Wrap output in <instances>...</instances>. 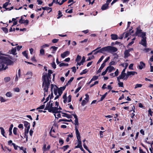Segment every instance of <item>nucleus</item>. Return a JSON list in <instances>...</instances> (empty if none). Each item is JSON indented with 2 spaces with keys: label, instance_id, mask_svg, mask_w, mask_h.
<instances>
[{
  "label": "nucleus",
  "instance_id": "1",
  "mask_svg": "<svg viewBox=\"0 0 153 153\" xmlns=\"http://www.w3.org/2000/svg\"><path fill=\"white\" fill-rule=\"evenodd\" d=\"M51 75L47 74L46 73H43L42 74V79L43 83L42 86L44 88V96L48 95V90L50 86V82L51 79Z\"/></svg>",
  "mask_w": 153,
  "mask_h": 153
},
{
  "label": "nucleus",
  "instance_id": "2",
  "mask_svg": "<svg viewBox=\"0 0 153 153\" xmlns=\"http://www.w3.org/2000/svg\"><path fill=\"white\" fill-rule=\"evenodd\" d=\"M117 50L116 48L111 46H108L102 48L96 51L94 53V54L96 55L99 53H104L105 52L111 53H114L117 51Z\"/></svg>",
  "mask_w": 153,
  "mask_h": 153
},
{
  "label": "nucleus",
  "instance_id": "3",
  "mask_svg": "<svg viewBox=\"0 0 153 153\" xmlns=\"http://www.w3.org/2000/svg\"><path fill=\"white\" fill-rule=\"evenodd\" d=\"M45 110H48L49 112L56 114L59 112L57 107H53V101L50 100L47 103Z\"/></svg>",
  "mask_w": 153,
  "mask_h": 153
},
{
  "label": "nucleus",
  "instance_id": "4",
  "mask_svg": "<svg viewBox=\"0 0 153 153\" xmlns=\"http://www.w3.org/2000/svg\"><path fill=\"white\" fill-rule=\"evenodd\" d=\"M56 88L57 89L54 88L53 92L56 96H61L62 94L63 91L65 89L66 86L61 87L59 88L56 85H55Z\"/></svg>",
  "mask_w": 153,
  "mask_h": 153
},
{
  "label": "nucleus",
  "instance_id": "5",
  "mask_svg": "<svg viewBox=\"0 0 153 153\" xmlns=\"http://www.w3.org/2000/svg\"><path fill=\"white\" fill-rule=\"evenodd\" d=\"M137 72L134 71H128L127 72V75L124 78V80H126L129 76L131 75H134L135 74H137Z\"/></svg>",
  "mask_w": 153,
  "mask_h": 153
},
{
  "label": "nucleus",
  "instance_id": "6",
  "mask_svg": "<svg viewBox=\"0 0 153 153\" xmlns=\"http://www.w3.org/2000/svg\"><path fill=\"white\" fill-rule=\"evenodd\" d=\"M142 32V30L140 29V26H138L136 28V31L133 36H139V35Z\"/></svg>",
  "mask_w": 153,
  "mask_h": 153
},
{
  "label": "nucleus",
  "instance_id": "7",
  "mask_svg": "<svg viewBox=\"0 0 153 153\" xmlns=\"http://www.w3.org/2000/svg\"><path fill=\"white\" fill-rule=\"evenodd\" d=\"M63 98L64 99L63 102L64 103H66L67 102H70L71 101V96H63Z\"/></svg>",
  "mask_w": 153,
  "mask_h": 153
},
{
  "label": "nucleus",
  "instance_id": "8",
  "mask_svg": "<svg viewBox=\"0 0 153 153\" xmlns=\"http://www.w3.org/2000/svg\"><path fill=\"white\" fill-rule=\"evenodd\" d=\"M127 74L126 73H121L120 75H119V76L117 77V80L120 82V79H124L125 77L126 76Z\"/></svg>",
  "mask_w": 153,
  "mask_h": 153
},
{
  "label": "nucleus",
  "instance_id": "9",
  "mask_svg": "<svg viewBox=\"0 0 153 153\" xmlns=\"http://www.w3.org/2000/svg\"><path fill=\"white\" fill-rule=\"evenodd\" d=\"M70 53L69 51H67L64 52L61 54V56L62 58H64L66 56H68Z\"/></svg>",
  "mask_w": 153,
  "mask_h": 153
},
{
  "label": "nucleus",
  "instance_id": "10",
  "mask_svg": "<svg viewBox=\"0 0 153 153\" xmlns=\"http://www.w3.org/2000/svg\"><path fill=\"white\" fill-rule=\"evenodd\" d=\"M146 39V38L142 39L141 40V42L140 43V44L145 47H146L147 44Z\"/></svg>",
  "mask_w": 153,
  "mask_h": 153
},
{
  "label": "nucleus",
  "instance_id": "11",
  "mask_svg": "<svg viewBox=\"0 0 153 153\" xmlns=\"http://www.w3.org/2000/svg\"><path fill=\"white\" fill-rule=\"evenodd\" d=\"M89 99V96H86V97L85 98V100H82V105L83 106H84L87 103Z\"/></svg>",
  "mask_w": 153,
  "mask_h": 153
},
{
  "label": "nucleus",
  "instance_id": "12",
  "mask_svg": "<svg viewBox=\"0 0 153 153\" xmlns=\"http://www.w3.org/2000/svg\"><path fill=\"white\" fill-rule=\"evenodd\" d=\"M75 129L77 138L79 139L80 138V136L77 126H75Z\"/></svg>",
  "mask_w": 153,
  "mask_h": 153
},
{
  "label": "nucleus",
  "instance_id": "13",
  "mask_svg": "<svg viewBox=\"0 0 153 153\" xmlns=\"http://www.w3.org/2000/svg\"><path fill=\"white\" fill-rule=\"evenodd\" d=\"M145 64L143 62L141 61L140 62V65L138 66L140 69H142L145 66Z\"/></svg>",
  "mask_w": 153,
  "mask_h": 153
},
{
  "label": "nucleus",
  "instance_id": "14",
  "mask_svg": "<svg viewBox=\"0 0 153 153\" xmlns=\"http://www.w3.org/2000/svg\"><path fill=\"white\" fill-rule=\"evenodd\" d=\"M124 57L125 58H126L130 56L131 54L129 53V52L128 51L126 50L124 52Z\"/></svg>",
  "mask_w": 153,
  "mask_h": 153
},
{
  "label": "nucleus",
  "instance_id": "15",
  "mask_svg": "<svg viewBox=\"0 0 153 153\" xmlns=\"http://www.w3.org/2000/svg\"><path fill=\"white\" fill-rule=\"evenodd\" d=\"M62 116L63 117H66L68 118H72V116L71 115L68 114L66 113H62Z\"/></svg>",
  "mask_w": 153,
  "mask_h": 153
},
{
  "label": "nucleus",
  "instance_id": "16",
  "mask_svg": "<svg viewBox=\"0 0 153 153\" xmlns=\"http://www.w3.org/2000/svg\"><path fill=\"white\" fill-rule=\"evenodd\" d=\"M108 8V5L107 4L105 3L102 5L101 9L102 10H105Z\"/></svg>",
  "mask_w": 153,
  "mask_h": 153
},
{
  "label": "nucleus",
  "instance_id": "17",
  "mask_svg": "<svg viewBox=\"0 0 153 153\" xmlns=\"http://www.w3.org/2000/svg\"><path fill=\"white\" fill-rule=\"evenodd\" d=\"M106 68H108V72L110 73L113 71L115 70V68L113 66H109L108 67Z\"/></svg>",
  "mask_w": 153,
  "mask_h": 153
},
{
  "label": "nucleus",
  "instance_id": "18",
  "mask_svg": "<svg viewBox=\"0 0 153 153\" xmlns=\"http://www.w3.org/2000/svg\"><path fill=\"white\" fill-rule=\"evenodd\" d=\"M111 39L113 40H115L117 39L118 38V36L117 35L115 34H112L111 35Z\"/></svg>",
  "mask_w": 153,
  "mask_h": 153
},
{
  "label": "nucleus",
  "instance_id": "19",
  "mask_svg": "<svg viewBox=\"0 0 153 153\" xmlns=\"http://www.w3.org/2000/svg\"><path fill=\"white\" fill-rule=\"evenodd\" d=\"M24 126L27 128H30V124L27 121H24Z\"/></svg>",
  "mask_w": 153,
  "mask_h": 153
},
{
  "label": "nucleus",
  "instance_id": "20",
  "mask_svg": "<svg viewBox=\"0 0 153 153\" xmlns=\"http://www.w3.org/2000/svg\"><path fill=\"white\" fill-rule=\"evenodd\" d=\"M8 100V99L7 98L0 96V101L1 102H5Z\"/></svg>",
  "mask_w": 153,
  "mask_h": 153
},
{
  "label": "nucleus",
  "instance_id": "21",
  "mask_svg": "<svg viewBox=\"0 0 153 153\" xmlns=\"http://www.w3.org/2000/svg\"><path fill=\"white\" fill-rule=\"evenodd\" d=\"M105 65H104V64H102L101 65V66L100 68L99 69H98V70L97 71V73L98 74V73H100L101 70L105 66Z\"/></svg>",
  "mask_w": 153,
  "mask_h": 153
},
{
  "label": "nucleus",
  "instance_id": "22",
  "mask_svg": "<svg viewBox=\"0 0 153 153\" xmlns=\"http://www.w3.org/2000/svg\"><path fill=\"white\" fill-rule=\"evenodd\" d=\"M85 57L83 56L82 57V60L81 61V62H78L77 64L79 66L81 65L82 64L83 65V63L85 62Z\"/></svg>",
  "mask_w": 153,
  "mask_h": 153
},
{
  "label": "nucleus",
  "instance_id": "23",
  "mask_svg": "<svg viewBox=\"0 0 153 153\" xmlns=\"http://www.w3.org/2000/svg\"><path fill=\"white\" fill-rule=\"evenodd\" d=\"M42 9L44 10H51L49 12H48L49 13L52 11V8L51 7H42Z\"/></svg>",
  "mask_w": 153,
  "mask_h": 153
},
{
  "label": "nucleus",
  "instance_id": "24",
  "mask_svg": "<svg viewBox=\"0 0 153 153\" xmlns=\"http://www.w3.org/2000/svg\"><path fill=\"white\" fill-rule=\"evenodd\" d=\"M61 121H65V122H73L72 120L71 119H70V120H68L66 119H60L59 120V122H60Z\"/></svg>",
  "mask_w": 153,
  "mask_h": 153
},
{
  "label": "nucleus",
  "instance_id": "25",
  "mask_svg": "<svg viewBox=\"0 0 153 153\" xmlns=\"http://www.w3.org/2000/svg\"><path fill=\"white\" fill-rule=\"evenodd\" d=\"M13 127V125L12 124H11L10 128H9V135H11L12 134V130Z\"/></svg>",
  "mask_w": 153,
  "mask_h": 153
},
{
  "label": "nucleus",
  "instance_id": "26",
  "mask_svg": "<svg viewBox=\"0 0 153 153\" xmlns=\"http://www.w3.org/2000/svg\"><path fill=\"white\" fill-rule=\"evenodd\" d=\"M1 29L6 34L8 33V29L6 27H2L1 28Z\"/></svg>",
  "mask_w": 153,
  "mask_h": 153
},
{
  "label": "nucleus",
  "instance_id": "27",
  "mask_svg": "<svg viewBox=\"0 0 153 153\" xmlns=\"http://www.w3.org/2000/svg\"><path fill=\"white\" fill-rule=\"evenodd\" d=\"M0 129L1 130V134H2V135L4 137H6L5 136V135H4L5 131H4V129L2 127H0Z\"/></svg>",
  "mask_w": 153,
  "mask_h": 153
},
{
  "label": "nucleus",
  "instance_id": "28",
  "mask_svg": "<svg viewBox=\"0 0 153 153\" xmlns=\"http://www.w3.org/2000/svg\"><path fill=\"white\" fill-rule=\"evenodd\" d=\"M74 79V77H71L70 79V80L68 82L65 86H67L68 85L70 84L71 83V82L73 81Z\"/></svg>",
  "mask_w": 153,
  "mask_h": 153
},
{
  "label": "nucleus",
  "instance_id": "29",
  "mask_svg": "<svg viewBox=\"0 0 153 153\" xmlns=\"http://www.w3.org/2000/svg\"><path fill=\"white\" fill-rule=\"evenodd\" d=\"M51 48L53 49L52 51L53 52H52V53H54V52L56 51L57 49L58 48V47H56L54 46H52L51 47Z\"/></svg>",
  "mask_w": 153,
  "mask_h": 153
},
{
  "label": "nucleus",
  "instance_id": "30",
  "mask_svg": "<svg viewBox=\"0 0 153 153\" xmlns=\"http://www.w3.org/2000/svg\"><path fill=\"white\" fill-rule=\"evenodd\" d=\"M141 36H140V37H141L142 38V39L144 38H146V32H142L141 33Z\"/></svg>",
  "mask_w": 153,
  "mask_h": 153
},
{
  "label": "nucleus",
  "instance_id": "31",
  "mask_svg": "<svg viewBox=\"0 0 153 153\" xmlns=\"http://www.w3.org/2000/svg\"><path fill=\"white\" fill-rule=\"evenodd\" d=\"M69 65L68 63H64L62 62L59 65V66L60 67H61L63 66H68Z\"/></svg>",
  "mask_w": 153,
  "mask_h": 153
},
{
  "label": "nucleus",
  "instance_id": "32",
  "mask_svg": "<svg viewBox=\"0 0 153 153\" xmlns=\"http://www.w3.org/2000/svg\"><path fill=\"white\" fill-rule=\"evenodd\" d=\"M22 54L24 56H25L27 59H28L29 58L27 55V53L26 51H25L23 52H22Z\"/></svg>",
  "mask_w": 153,
  "mask_h": 153
},
{
  "label": "nucleus",
  "instance_id": "33",
  "mask_svg": "<svg viewBox=\"0 0 153 153\" xmlns=\"http://www.w3.org/2000/svg\"><path fill=\"white\" fill-rule=\"evenodd\" d=\"M4 81L5 82H8L10 81V78L9 77H6L4 79Z\"/></svg>",
  "mask_w": 153,
  "mask_h": 153
},
{
  "label": "nucleus",
  "instance_id": "34",
  "mask_svg": "<svg viewBox=\"0 0 153 153\" xmlns=\"http://www.w3.org/2000/svg\"><path fill=\"white\" fill-rule=\"evenodd\" d=\"M54 87V85L53 84H51V95L49 94L48 96H53V87Z\"/></svg>",
  "mask_w": 153,
  "mask_h": 153
},
{
  "label": "nucleus",
  "instance_id": "35",
  "mask_svg": "<svg viewBox=\"0 0 153 153\" xmlns=\"http://www.w3.org/2000/svg\"><path fill=\"white\" fill-rule=\"evenodd\" d=\"M88 70H87L86 69H84L80 73V74L82 75L83 74H86L88 72Z\"/></svg>",
  "mask_w": 153,
  "mask_h": 153
},
{
  "label": "nucleus",
  "instance_id": "36",
  "mask_svg": "<svg viewBox=\"0 0 153 153\" xmlns=\"http://www.w3.org/2000/svg\"><path fill=\"white\" fill-rule=\"evenodd\" d=\"M81 59V56L78 55L76 57V58L75 60L76 62H78Z\"/></svg>",
  "mask_w": 153,
  "mask_h": 153
},
{
  "label": "nucleus",
  "instance_id": "37",
  "mask_svg": "<svg viewBox=\"0 0 153 153\" xmlns=\"http://www.w3.org/2000/svg\"><path fill=\"white\" fill-rule=\"evenodd\" d=\"M78 141V146H79L81 147V146H82V142L81 140V138L77 139Z\"/></svg>",
  "mask_w": 153,
  "mask_h": 153
},
{
  "label": "nucleus",
  "instance_id": "38",
  "mask_svg": "<svg viewBox=\"0 0 153 153\" xmlns=\"http://www.w3.org/2000/svg\"><path fill=\"white\" fill-rule=\"evenodd\" d=\"M74 121L75 123L74 124L75 125V126H77L78 127L79 125L78 119H75Z\"/></svg>",
  "mask_w": 153,
  "mask_h": 153
},
{
  "label": "nucleus",
  "instance_id": "39",
  "mask_svg": "<svg viewBox=\"0 0 153 153\" xmlns=\"http://www.w3.org/2000/svg\"><path fill=\"white\" fill-rule=\"evenodd\" d=\"M49 46V45L48 44H45V45L41 46V49H43L46 47H48Z\"/></svg>",
  "mask_w": 153,
  "mask_h": 153
},
{
  "label": "nucleus",
  "instance_id": "40",
  "mask_svg": "<svg viewBox=\"0 0 153 153\" xmlns=\"http://www.w3.org/2000/svg\"><path fill=\"white\" fill-rule=\"evenodd\" d=\"M52 128H51V129L50 131V134L51 136L55 138L56 137V136L55 135H54V134H53V132H52Z\"/></svg>",
  "mask_w": 153,
  "mask_h": 153
},
{
  "label": "nucleus",
  "instance_id": "41",
  "mask_svg": "<svg viewBox=\"0 0 153 153\" xmlns=\"http://www.w3.org/2000/svg\"><path fill=\"white\" fill-rule=\"evenodd\" d=\"M16 51V48H13L11 49V52L12 53L13 55H15V52Z\"/></svg>",
  "mask_w": 153,
  "mask_h": 153
},
{
  "label": "nucleus",
  "instance_id": "42",
  "mask_svg": "<svg viewBox=\"0 0 153 153\" xmlns=\"http://www.w3.org/2000/svg\"><path fill=\"white\" fill-rule=\"evenodd\" d=\"M104 58V56H101V57H100V58L99 59L98 61V62L97 63V64H99L102 61V59H103Z\"/></svg>",
  "mask_w": 153,
  "mask_h": 153
},
{
  "label": "nucleus",
  "instance_id": "43",
  "mask_svg": "<svg viewBox=\"0 0 153 153\" xmlns=\"http://www.w3.org/2000/svg\"><path fill=\"white\" fill-rule=\"evenodd\" d=\"M110 59V57L108 56L106 59L104 61L103 63H102L103 64H104V65H105V63L106 62Z\"/></svg>",
  "mask_w": 153,
  "mask_h": 153
},
{
  "label": "nucleus",
  "instance_id": "44",
  "mask_svg": "<svg viewBox=\"0 0 153 153\" xmlns=\"http://www.w3.org/2000/svg\"><path fill=\"white\" fill-rule=\"evenodd\" d=\"M98 77L97 76H94L91 79V81H93L97 80L98 79Z\"/></svg>",
  "mask_w": 153,
  "mask_h": 153
},
{
  "label": "nucleus",
  "instance_id": "45",
  "mask_svg": "<svg viewBox=\"0 0 153 153\" xmlns=\"http://www.w3.org/2000/svg\"><path fill=\"white\" fill-rule=\"evenodd\" d=\"M45 107V105L44 104L43 105L41 106H40V107L37 108H36L37 110H39V109H44Z\"/></svg>",
  "mask_w": 153,
  "mask_h": 153
},
{
  "label": "nucleus",
  "instance_id": "46",
  "mask_svg": "<svg viewBox=\"0 0 153 153\" xmlns=\"http://www.w3.org/2000/svg\"><path fill=\"white\" fill-rule=\"evenodd\" d=\"M69 147L68 145H67L65 146H64L62 147L61 148V149H64V151H65Z\"/></svg>",
  "mask_w": 153,
  "mask_h": 153
},
{
  "label": "nucleus",
  "instance_id": "47",
  "mask_svg": "<svg viewBox=\"0 0 153 153\" xmlns=\"http://www.w3.org/2000/svg\"><path fill=\"white\" fill-rule=\"evenodd\" d=\"M40 54L42 55H44L45 54V51L43 49H41L40 50Z\"/></svg>",
  "mask_w": 153,
  "mask_h": 153
},
{
  "label": "nucleus",
  "instance_id": "48",
  "mask_svg": "<svg viewBox=\"0 0 153 153\" xmlns=\"http://www.w3.org/2000/svg\"><path fill=\"white\" fill-rule=\"evenodd\" d=\"M9 4V2H5L3 6V8H6L7 7L8 5Z\"/></svg>",
  "mask_w": 153,
  "mask_h": 153
},
{
  "label": "nucleus",
  "instance_id": "49",
  "mask_svg": "<svg viewBox=\"0 0 153 153\" xmlns=\"http://www.w3.org/2000/svg\"><path fill=\"white\" fill-rule=\"evenodd\" d=\"M58 12L59 16L58 17H57V19H59L60 18L63 16V15L62 14V12L60 10Z\"/></svg>",
  "mask_w": 153,
  "mask_h": 153
},
{
  "label": "nucleus",
  "instance_id": "50",
  "mask_svg": "<svg viewBox=\"0 0 153 153\" xmlns=\"http://www.w3.org/2000/svg\"><path fill=\"white\" fill-rule=\"evenodd\" d=\"M108 71V68H106L105 70L103 72H102L101 74V75L104 76L107 73V71Z\"/></svg>",
  "mask_w": 153,
  "mask_h": 153
},
{
  "label": "nucleus",
  "instance_id": "51",
  "mask_svg": "<svg viewBox=\"0 0 153 153\" xmlns=\"http://www.w3.org/2000/svg\"><path fill=\"white\" fill-rule=\"evenodd\" d=\"M142 86V85L141 84H137L135 85V88H137L141 87Z\"/></svg>",
  "mask_w": 153,
  "mask_h": 153
},
{
  "label": "nucleus",
  "instance_id": "52",
  "mask_svg": "<svg viewBox=\"0 0 153 153\" xmlns=\"http://www.w3.org/2000/svg\"><path fill=\"white\" fill-rule=\"evenodd\" d=\"M46 144H44L42 148V149H43V151L44 152V153L45 152V151H46L47 150V149H46L47 148H46Z\"/></svg>",
  "mask_w": 153,
  "mask_h": 153
},
{
  "label": "nucleus",
  "instance_id": "53",
  "mask_svg": "<svg viewBox=\"0 0 153 153\" xmlns=\"http://www.w3.org/2000/svg\"><path fill=\"white\" fill-rule=\"evenodd\" d=\"M94 55H92V56L89 57L87 59V61H89L91 60L92 59H94Z\"/></svg>",
  "mask_w": 153,
  "mask_h": 153
},
{
  "label": "nucleus",
  "instance_id": "54",
  "mask_svg": "<svg viewBox=\"0 0 153 153\" xmlns=\"http://www.w3.org/2000/svg\"><path fill=\"white\" fill-rule=\"evenodd\" d=\"M59 39H53L52 40V42L53 43H55L58 42Z\"/></svg>",
  "mask_w": 153,
  "mask_h": 153
},
{
  "label": "nucleus",
  "instance_id": "55",
  "mask_svg": "<svg viewBox=\"0 0 153 153\" xmlns=\"http://www.w3.org/2000/svg\"><path fill=\"white\" fill-rule=\"evenodd\" d=\"M17 128L16 127H14L13 129V134L15 135L17 134Z\"/></svg>",
  "mask_w": 153,
  "mask_h": 153
},
{
  "label": "nucleus",
  "instance_id": "56",
  "mask_svg": "<svg viewBox=\"0 0 153 153\" xmlns=\"http://www.w3.org/2000/svg\"><path fill=\"white\" fill-rule=\"evenodd\" d=\"M52 67L54 68L55 69L56 68V65L54 62H53V63L51 64Z\"/></svg>",
  "mask_w": 153,
  "mask_h": 153
},
{
  "label": "nucleus",
  "instance_id": "57",
  "mask_svg": "<svg viewBox=\"0 0 153 153\" xmlns=\"http://www.w3.org/2000/svg\"><path fill=\"white\" fill-rule=\"evenodd\" d=\"M68 10V9L65 10V12L66 13H71L73 12V9H71L70 10Z\"/></svg>",
  "mask_w": 153,
  "mask_h": 153
},
{
  "label": "nucleus",
  "instance_id": "58",
  "mask_svg": "<svg viewBox=\"0 0 153 153\" xmlns=\"http://www.w3.org/2000/svg\"><path fill=\"white\" fill-rule=\"evenodd\" d=\"M13 90L15 92H19V91L20 90L19 88H16L13 89Z\"/></svg>",
  "mask_w": 153,
  "mask_h": 153
},
{
  "label": "nucleus",
  "instance_id": "59",
  "mask_svg": "<svg viewBox=\"0 0 153 153\" xmlns=\"http://www.w3.org/2000/svg\"><path fill=\"white\" fill-rule=\"evenodd\" d=\"M30 129V128H27V129H25V135L26 136V134H27L29 131V130Z\"/></svg>",
  "mask_w": 153,
  "mask_h": 153
},
{
  "label": "nucleus",
  "instance_id": "60",
  "mask_svg": "<svg viewBox=\"0 0 153 153\" xmlns=\"http://www.w3.org/2000/svg\"><path fill=\"white\" fill-rule=\"evenodd\" d=\"M71 69H72V72H74V73H75L76 72V69L75 66L72 67L71 68Z\"/></svg>",
  "mask_w": 153,
  "mask_h": 153
},
{
  "label": "nucleus",
  "instance_id": "61",
  "mask_svg": "<svg viewBox=\"0 0 153 153\" xmlns=\"http://www.w3.org/2000/svg\"><path fill=\"white\" fill-rule=\"evenodd\" d=\"M119 82L118 83V84L119 87H123V82H120H120Z\"/></svg>",
  "mask_w": 153,
  "mask_h": 153
},
{
  "label": "nucleus",
  "instance_id": "62",
  "mask_svg": "<svg viewBox=\"0 0 153 153\" xmlns=\"http://www.w3.org/2000/svg\"><path fill=\"white\" fill-rule=\"evenodd\" d=\"M22 48V46H17L16 47V50L17 49L18 51H19L20 49Z\"/></svg>",
  "mask_w": 153,
  "mask_h": 153
},
{
  "label": "nucleus",
  "instance_id": "63",
  "mask_svg": "<svg viewBox=\"0 0 153 153\" xmlns=\"http://www.w3.org/2000/svg\"><path fill=\"white\" fill-rule=\"evenodd\" d=\"M114 74L115 76H117L119 74V70L118 69H117L114 72Z\"/></svg>",
  "mask_w": 153,
  "mask_h": 153
},
{
  "label": "nucleus",
  "instance_id": "64",
  "mask_svg": "<svg viewBox=\"0 0 153 153\" xmlns=\"http://www.w3.org/2000/svg\"><path fill=\"white\" fill-rule=\"evenodd\" d=\"M132 29L133 27H131V28L129 30V33H130V35H131V33H133L134 32V30H131Z\"/></svg>",
  "mask_w": 153,
  "mask_h": 153
}]
</instances>
